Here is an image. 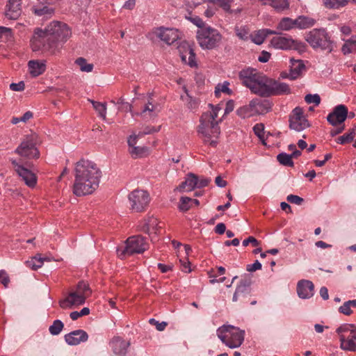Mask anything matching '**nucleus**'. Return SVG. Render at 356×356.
I'll list each match as a JSON object with an SVG mask.
<instances>
[{"mask_svg": "<svg viewBox=\"0 0 356 356\" xmlns=\"http://www.w3.org/2000/svg\"><path fill=\"white\" fill-rule=\"evenodd\" d=\"M102 175L100 168L95 162L81 159L74 167L73 193L79 197L92 194L98 188Z\"/></svg>", "mask_w": 356, "mask_h": 356, "instance_id": "1", "label": "nucleus"}, {"mask_svg": "<svg viewBox=\"0 0 356 356\" xmlns=\"http://www.w3.org/2000/svg\"><path fill=\"white\" fill-rule=\"evenodd\" d=\"M202 114L198 126L197 132L202 138L204 143L209 144L212 147H216L218 145L217 138L220 131L218 126V122L216 120V114Z\"/></svg>", "mask_w": 356, "mask_h": 356, "instance_id": "2", "label": "nucleus"}, {"mask_svg": "<svg viewBox=\"0 0 356 356\" xmlns=\"http://www.w3.org/2000/svg\"><path fill=\"white\" fill-rule=\"evenodd\" d=\"M305 40L314 49H321L331 53L334 42L325 29H314L305 35Z\"/></svg>", "mask_w": 356, "mask_h": 356, "instance_id": "3", "label": "nucleus"}, {"mask_svg": "<svg viewBox=\"0 0 356 356\" xmlns=\"http://www.w3.org/2000/svg\"><path fill=\"white\" fill-rule=\"evenodd\" d=\"M238 77L243 86L250 88L254 94L261 96L267 76L259 72L256 69L248 67L242 70Z\"/></svg>", "mask_w": 356, "mask_h": 356, "instance_id": "4", "label": "nucleus"}, {"mask_svg": "<svg viewBox=\"0 0 356 356\" xmlns=\"http://www.w3.org/2000/svg\"><path fill=\"white\" fill-rule=\"evenodd\" d=\"M244 331L232 325H222L217 330L218 337L230 348L239 347L244 341Z\"/></svg>", "mask_w": 356, "mask_h": 356, "instance_id": "5", "label": "nucleus"}, {"mask_svg": "<svg viewBox=\"0 0 356 356\" xmlns=\"http://www.w3.org/2000/svg\"><path fill=\"white\" fill-rule=\"evenodd\" d=\"M252 277L250 275H244L236 286L232 297L233 302H238L241 306H245L249 302L252 305L257 304L256 300H251L252 297Z\"/></svg>", "mask_w": 356, "mask_h": 356, "instance_id": "6", "label": "nucleus"}, {"mask_svg": "<svg viewBox=\"0 0 356 356\" xmlns=\"http://www.w3.org/2000/svg\"><path fill=\"white\" fill-rule=\"evenodd\" d=\"M222 36L220 32L209 26L202 28L197 31L198 44L203 49H213L222 40Z\"/></svg>", "mask_w": 356, "mask_h": 356, "instance_id": "7", "label": "nucleus"}, {"mask_svg": "<svg viewBox=\"0 0 356 356\" xmlns=\"http://www.w3.org/2000/svg\"><path fill=\"white\" fill-rule=\"evenodd\" d=\"M38 143L40 140L36 134L27 135L16 148L15 153L27 159H37L40 157V152L37 147Z\"/></svg>", "mask_w": 356, "mask_h": 356, "instance_id": "8", "label": "nucleus"}, {"mask_svg": "<svg viewBox=\"0 0 356 356\" xmlns=\"http://www.w3.org/2000/svg\"><path fill=\"white\" fill-rule=\"evenodd\" d=\"M50 38L51 45L56 46L58 42H65L71 36V31L65 23L51 22L46 29Z\"/></svg>", "mask_w": 356, "mask_h": 356, "instance_id": "9", "label": "nucleus"}, {"mask_svg": "<svg viewBox=\"0 0 356 356\" xmlns=\"http://www.w3.org/2000/svg\"><path fill=\"white\" fill-rule=\"evenodd\" d=\"M148 248V243L143 236L140 235L132 236L126 241V246L118 255L121 259L128 255L142 253Z\"/></svg>", "mask_w": 356, "mask_h": 356, "instance_id": "10", "label": "nucleus"}, {"mask_svg": "<svg viewBox=\"0 0 356 356\" xmlns=\"http://www.w3.org/2000/svg\"><path fill=\"white\" fill-rule=\"evenodd\" d=\"M270 44L275 49L282 50L293 49L302 51L305 48V44L302 42L294 40L289 36H275L271 39Z\"/></svg>", "mask_w": 356, "mask_h": 356, "instance_id": "11", "label": "nucleus"}, {"mask_svg": "<svg viewBox=\"0 0 356 356\" xmlns=\"http://www.w3.org/2000/svg\"><path fill=\"white\" fill-rule=\"evenodd\" d=\"M263 90L261 91V97H268L273 95H288L291 93V89L288 84L276 80L266 78Z\"/></svg>", "mask_w": 356, "mask_h": 356, "instance_id": "12", "label": "nucleus"}, {"mask_svg": "<svg viewBox=\"0 0 356 356\" xmlns=\"http://www.w3.org/2000/svg\"><path fill=\"white\" fill-rule=\"evenodd\" d=\"M130 209L135 212H141L148 205L149 196L147 191L134 190L129 195Z\"/></svg>", "mask_w": 356, "mask_h": 356, "instance_id": "13", "label": "nucleus"}, {"mask_svg": "<svg viewBox=\"0 0 356 356\" xmlns=\"http://www.w3.org/2000/svg\"><path fill=\"white\" fill-rule=\"evenodd\" d=\"M309 127L310 124L304 115L302 108L296 107L289 115V128L299 132Z\"/></svg>", "mask_w": 356, "mask_h": 356, "instance_id": "14", "label": "nucleus"}, {"mask_svg": "<svg viewBox=\"0 0 356 356\" xmlns=\"http://www.w3.org/2000/svg\"><path fill=\"white\" fill-rule=\"evenodd\" d=\"M49 36L46 31L38 29L34 32V34L31 40V45L33 51H36L42 49H47L54 47L51 45Z\"/></svg>", "mask_w": 356, "mask_h": 356, "instance_id": "15", "label": "nucleus"}, {"mask_svg": "<svg viewBox=\"0 0 356 356\" xmlns=\"http://www.w3.org/2000/svg\"><path fill=\"white\" fill-rule=\"evenodd\" d=\"M10 161L15 171L18 175L22 177V180L24 181L25 184L29 187H34L37 183L35 175L29 169L20 165L15 159H11Z\"/></svg>", "mask_w": 356, "mask_h": 356, "instance_id": "16", "label": "nucleus"}, {"mask_svg": "<svg viewBox=\"0 0 356 356\" xmlns=\"http://www.w3.org/2000/svg\"><path fill=\"white\" fill-rule=\"evenodd\" d=\"M178 50L182 62L187 64L191 67H197L195 60V54L189 44L186 42H182L178 47Z\"/></svg>", "mask_w": 356, "mask_h": 356, "instance_id": "17", "label": "nucleus"}, {"mask_svg": "<svg viewBox=\"0 0 356 356\" xmlns=\"http://www.w3.org/2000/svg\"><path fill=\"white\" fill-rule=\"evenodd\" d=\"M153 33L167 44L174 43L179 38L178 31L177 29L165 28L163 26L154 29Z\"/></svg>", "mask_w": 356, "mask_h": 356, "instance_id": "18", "label": "nucleus"}, {"mask_svg": "<svg viewBox=\"0 0 356 356\" xmlns=\"http://www.w3.org/2000/svg\"><path fill=\"white\" fill-rule=\"evenodd\" d=\"M348 117V108L343 104L336 106L332 112L327 116V122L332 126L343 123Z\"/></svg>", "mask_w": 356, "mask_h": 356, "instance_id": "19", "label": "nucleus"}, {"mask_svg": "<svg viewBox=\"0 0 356 356\" xmlns=\"http://www.w3.org/2000/svg\"><path fill=\"white\" fill-rule=\"evenodd\" d=\"M86 298L76 291L70 292L63 300L59 301V305L63 309L72 308L85 303Z\"/></svg>", "mask_w": 356, "mask_h": 356, "instance_id": "20", "label": "nucleus"}, {"mask_svg": "<svg viewBox=\"0 0 356 356\" xmlns=\"http://www.w3.org/2000/svg\"><path fill=\"white\" fill-rule=\"evenodd\" d=\"M109 345L115 356H125L130 343L120 337H114L110 341Z\"/></svg>", "mask_w": 356, "mask_h": 356, "instance_id": "21", "label": "nucleus"}, {"mask_svg": "<svg viewBox=\"0 0 356 356\" xmlns=\"http://www.w3.org/2000/svg\"><path fill=\"white\" fill-rule=\"evenodd\" d=\"M297 293L299 298L309 299L314 296V285L309 280H302L298 282Z\"/></svg>", "mask_w": 356, "mask_h": 356, "instance_id": "22", "label": "nucleus"}, {"mask_svg": "<svg viewBox=\"0 0 356 356\" xmlns=\"http://www.w3.org/2000/svg\"><path fill=\"white\" fill-rule=\"evenodd\" d=\"M65 342L70 346H77L88 339L87 332L83 330L72 331L64 336Z\"/></svg>", "mask_w": 356, "mask_h": 356, "instance_id": "23", "label": "nucleus"}, {"mask_svg": "<svg viewBox=\"0 0 356 356\" xmlns=\"http://www.w3.org/2000/svg\"><path fill=\"white\" fill-rule=\"evenodd\" d=\"M159 224L160 222L158 219L152 216L145 220L140 229L149 235L153 233L156 235L161 234L162 227Z\"/></svg>", "mask_w": 356, "mask_h": 356, "instance_id": "24", "label": "nucleus"}, {"mask_svg": "<svg viewBox=\"0 0 356 356\" xmlns=\"http://www.w3.org/2000/svg\"><path fill=\"white\" fill-rule=\"evenodd\" d=\"M22 0H9L5 11L6 17L9 19H17L21 15Z\"/></svg>", "mask_w": 356, "mask_h": 356, "instance_id": "25", "label": "nucleus"}, {"mask_svg": "<svg viewBox=\"0 0 356 356\" xmlns=\"http://www.w3.org/2000/svg\"><path fill=\"white\" fill-rule=\"evenodd\" d=\"M340 348L345 351L355 352L356 351V334L352 332V334L348 336H341L339 339Z\"/></svg>", "mask_w": 356, "mask_h": 356, "instance_id": "26", "label": "nucleus"}, {"mask_svg": "<svg viewBox=\"0 0 356 356\" xmlns=\"http://www.w3.org/2000/svg\"><path fill=\"white\" fill-rule=\"evenodd\" d=\"M290 72L291 80H295L298 78L302 70L305 69V65L302 60L290 59Z\"/></svg>", "mask_w": 356, "mask_h": 356, "instance_id": "27", "label": "nucleus"}, {"mask_svg": "<svg viewBox=\"0 0 356 356\" xmlns=\"http://www.w3.org/2000/svg\"><path fill=\"white\" fill-rule=\"evenodd\" d=\"M30 74L35 77L42 74L46 70L45 60H32L28 63Z\"/></svg>", "mask_w": 356, "mask_h": 356, "instance_id": "28", "label": "nucleus"}, {"mask_svg": "<svg viewBox=\"0 0 356 356\" xmlns=\"http://www.w3.org/2000/svg\"><path fill=\"white\" fill-rule=\"evenodd\" d=\"M197 175L190 172L187 175L184 181L179 186L178 190L179 191H191L196 188L197 185Z\"/></svg>", "mask_w": 356, "mask_h": 356, "instance_id": "29", "label": "nucleus"}, {"mask_svg": "<svg viewBox=\"0 0 356 356\" xmlns=\"http://www.w3.org/2000/svg\"><path fill=\"white\" fill-rule=\"evenodd\" d=\"M257 104L256 100H251L248 105L243 106L237 110V115L242 118H246L257 114L258 111L254 110V106Z\"/></svg>", "mask_w": 356, "mask_h": 356, "instance_id": "30", "label": "nucleus"}, {"mask_svg": "<svg viewBox=\"0 0 356 356\" xmlns=\"http://www.w3.org/2000/svg\"><path fill=\"white\" fill-rule=\"evenodd\" d=\"M44 2L42 5L33 6L31 8L32 11L39 17H51L54 13V10L51 7L44 5Z\"/></svg>", "mask_w": 356, "mask_h": 356, "instance_id": "31", "label": "nucleus"}, {"mask_svg": "<svg viewBox=\"0 0 356 356\" xmlns=\"http://www.w3.org/2000/svg\"><path fill=\"white\" fill-rule=\"evenodd\" d=\"M268 5L277 12L284 11L289 8L288 0H268Z\"/></svg>", "mask_w": 356, "mask_h": 356, "instance_id": "32", "label": "nucleus"}, {"mask_svg": "<svg viewBox=\"0 0 356 356\" xmlns=\"http://www.w3.org/2000/svg\"><path fill=\"white\" fill-rule=\"evenodd\" d=\"M353 331L355 332L356 334V326L354 324L348 323L342 324L336 330V332L339 334V338L342 335L348 336V334H347L348 333L352 334V332Z\"/></svg>", "mask_w": 356, "mask_h": 356, "instance_id": "33", "label": "nucleus"}, {"mask_svg": "<svg viewBox=\"0 0 356 356\" xmlns=\"http://www.w3.org/2000/svg\"><path fill=\"white\" fill-rule=\"evenodd\" d=\"M347 0H323V3L327 8L339 9L348 4Z\"/></svg>", "mask_w": 356, "mask_h": 356, "instance_id": "34", "label": "nucleus"}, {"mask_svg": "<svg viewBox=\"0 0 356 356\" xmlns=\"http://www.w3.org/2000/svg\"><path fill=\"white\" fill-rule=\"evenodd\" d=\"M75 291L79 294L83 295L86 298H87L92 293L89 284L84 281H80L77 284Z\"/></svg>", "mask_w": 356, "mask_h": 356, "instance_id": "35", "label": "nucleus"}, {"mask_svg": "<svg viewBox=\"0 0 356 356\" xmlns=\"http://www.w3.org/2000/svg\"><path fill=\"white\" fill-rule=\"evenodd\" d=\"M92 104L95 110L98 113V115L100 118L105 120L106 115V103H102L99 102H96L94 100H89Z\"/></svg>", "mask_w": 356, "mask_h": 356, "instance_id": "36", "label": "nucleus"}, {"mask_svg": "<svg viewBox=\"0 0 356 356\" xmlns=\"http://www.w3.org/2000/svg\"><path fill=\"white\" fill-rule=\"evenodd\" d=\"M298 17L300 20V29H309L316 24V20L312 17L305 15H300Z\"/></svg>", "mask_w": 356, "mask_h": 356, "instance_id": "37", "label": "nucleus"}, {"mask_svg": "<svg viewBox=\"0 0 356 356\" xmlns=\"http://www.w3.org/2000/svg\"><path fill=\"white\" fill-rule=\"evenodd\" d=\"M351 307H356V299L345 302L339 308L340 313L349 316L353 313Z\"/></svg>", "mask_w": 356, "mask_h": 356, "instance_id": "38", "label": "nucleus"}, {"mask_svg": "<svg viewBox=\"0 0 356 356\" xmlns=\"http://www.w3.org/2000/svg\"><path fill=\"white\" fill-rule=\"evenodd\" d=\"M277 29L280 31H289L292 29V19L289 17H283L277 24Z\"/></svg>", "mask_w": 356, "mask_h": 356, "instance_id": "39", "label": "nucleus"}, {"mask_svg": "<svg viewBox=\"0 0 356 356\" xmlns=\"http://www.w3.org/2000/svg\"><path fill=\"white\" fill-rule=\"evenodd\" d=\"M277 159L280 164L284 166L293 167L294 165L291 156L284 152L279 154L277 156Z\"/></svg>", "mask_w": 356, "mask_h": 356, "instance_id": "40", "label": "nucleus"}, {"mask_svg": "<svg viewBox=\"0 0 356 356\" xmlns=\"http://www.w3.org/2000/svg\"><path fill=\"white\" fill-rule=\"evenodd\" d=\"M75 63L79 66L80 70L82 72H90L92 71L94 67L93 64L88 63L86 60L82 57L78 58L76 60Z\"/></svg>", "mask_w": 356, "mask_h": 356, "instance_id": "41", "label": "nucleus"}, {"mask_svg": "<svg viewBox=\"0 0 356 356\" xmlns=\"http://www.w3.org/2000/svg\"><path fill=\"white\" fill-rule=\"evenodd\" d=\"M26 266L33 270H37L43 264V259L39 255L34 257L30 261L26 262Z\"/></svg>", "mask_w": 356, "mask_h": 356, "instance_id": "42", "label": "nucleus"}, {"mask_svg": "<svg viewBox=\"0 0 356 356\" xmlns=\"http://www.w3.org/2000/svg\"><path fill=\"white\" fill-rule=\"evenodd\" d=\"M252 100H256L257 102V104L254 106V110H257V114L267 113L270 109V103L268 101H265L264 102H261L258 99H253Z\"/></svg>", "mask_w": 356, "mask_h": 356, "instance_id": "43", "label": "nucleus"}, {"mask_svg": "<svg viewBox=\"0 0 356 356\" xmlns=\"http://www.w3.org/2000/svg\"><path fill=\"white\" fill-rule=\"evenodd\" d=\"M192 207V198L188 197H181L180 198L178 208L181 211H187Z\"/></svg>", "mask_w": 356, "mask_h": 356, "instance_id": "44", "label": "nucleus"}, {"mask_svg": "<svg viewBox=\"0 0 356 356\" xmlns=\"http://www.w3.org/2000/svg\"><path fill=\"white\" fill-rule=\"evenodd\" d=\"M64 325L60 320H55L49 326V330L52 335H58L62 331Z\"/></svg>", "mask_w": 356, "mask_h": 356, "instance_id": "45", "label": "nucleus"}, {"mask_svg": "<svg viewBox=\"0 0 356 356\" xmlns=\"http://www.w3.org/2000/svg\"><path fill=\"white\" fill-rule=\"evenodd\" d=\"M355 136V129H352L349 133L345 134L341 136H339L337 142L339 144H345L351 142Z\"/></svg>", "mask_w": 356, "mask_h": 356, "instance_id": "46", "label": "nucleus"}, {"mask_svg": "<svg viewBox=\"0 0 356 356\" xmlns=\"http://www.w3.org/2000/svg\"><path fill=\"white\" fill-rule=\"evenodd\" d=\"M229 83L225 81L222 84H218L215 88V95L216 97H219L221 92H225L227 95L232 94V90L229 88Z\"/></svg>", "mask_w": 356, "mask_h": 356, "instance_id": "47", "label": "nucleus"}, {"mask_svg": "<svg viewBox=\"0 0 356 356\" xmlns=\"http://www.w3.org/2000/svg\"><path fill=\"white\" fill-rule=\"evenodd\" d=\"M148 149L145 147L134 146L129 149V152L134 158L140 157L147 153Z\"/></svg>", "mask_w": 356, "mask_h": 356, "instance_id": "48", "label": "nucleus"}, {"mask_svg": "<svg viewBox=\"0 0 356 356\" xmlns=\"http://www.w3.org/2000/svg\"><path fill=\"white\" fill-rule=\"evenodd\" d=\"M266 38L265 34L261 30L257 31L252 35V42L257 44H261Z\"/></svg>", "mask_w": 356, "mask_h": 356, "instance_id": "49", "label": "nucleus"}, {"mask_svg": "<svg viewBox=\"0 0 356 356\" xmlns=\"http://www.w3.org/2000/svg\"><path fill=\"white\" fill-rule=\"evenodd\" d=\"M33 118V113L31 111H26L23 116L21 118L14 117L11 120V123L13 124H16L18 122H26L29 120Z\"/></svg>", "mask_w": 356, "mask_h": 356, "instance_id": "50", "label": "nucleus"}, {"mask_svg": "<svg viewBox=\"0 0 356 356\" xmlns=\"http://www.w3.org/2000/svg\"><path fill=\"white\" fill-rule=\"evenodd\" d=\"M305 100L307 104H314L318 106L321 103V97L318 94H308L305 96Z\"/></svg>", "mask_w": 356, "mask_h": 356, "instance_id": "51", "label": "nucleus"}, {"mask_svg": "<svg viewBox=\"0 0 356 356\" xmlns=\"http://www.w3.org/2000/svg\"><path fill=\"white\" fill-rule=\"evenodd\" d=\"M253 130L254 134L262 140L263 144H266L264 139V124L261 123L255 124L253 127Z\"/></svg>", "mask_w": 356, "mask_h": 356, "instance_id": "52", "label": "nucleus"}, {"mask_svg": "<svg viewBox=\"0 0 356 356\" xmlns=\"http://www.w3.org/2000/svg\"><path fill=\"white\" fill-rule=\"evenodd\" d=\"M233 0H221L218 4L224 11L229 14H232L234 10L231 9V3Z\"/></svg>", "mask_w": 356, "mask_h": 356, "instance_id": "53", "label": "nucleus"}, {"mask_svg": "<svg viewBox=\"0 0 356 356\" xmlns=\"http://www.w3.org/2000/svg\"><path fill=\"white\" fill-rule=\"evenodd\" d=\"M149 324L152 325H155L156 328L159 331H163L165 329L166 326L168 325L167 322L162 321L159 323L158 321L155 320L154 318H150L149 320Z\"/></svg>", "mask_w": 356, "mask_h": 356, "instance_id": "54", "label": "nucleus"}, {"mask_svg": "<svg viewBox=\"0 0 356 356\" xmlns=\"http://www.w3.org/2000/svg\"><path fill=\"white\" fill-rule=\"evenodd\" d=\"M355 50H356V49H355L354 44L349 42V39L346 40L344 44L341 47V51L343 54H348Z\"/></svg>", "mask_w": 356, "mask_h": 356, "instance_id": "55", "label": "nucleus"}, {"mask_svg": "<svg viewBox=\"0 0 356 356\" xmlns=\"http://www.w3.org/2000/svg\"><path fill=\"white\" fill-rule=\"evenodd\" d=\"M187 97H188L187 104H186L187 107L191 110L197 108L199 105V101L195 98H193L188 93H187Z\"/></svg>", "mask_w": 356, "mask_h": 356, "instance_id": "56", "label": "nucleus"}, {"mask_svg": "<svg viewBox=\"0 0 356 356\" xmlns=\"http://www.w3.org/2000/svg\"><path fill=\"white\" fill-rule=\"evenodd\" d=\"M193 24L196 25L200 29L206 27L202 19L198 16L188 17H187Z\"/></svg>", "mask_w": 356, "mask_h": 356, "instance_id": "57", "label": "nucleus"}, {"mask_svg": "<svg viewBox=\"0 0 356 356\" xmlns=\"http://www.w3.org/2000/svg\"><path fill=\"white\" fill-rule=\"evenodd\" d=\"M286 200L288 202L297 205H300L304 202L303 198L292 194L289 195L286 197Z\"/></svg>", "mask_w": 356, "mask_h": 356, "instance_id": "58", "label": "nucleus"}, {"mask_svg": "<svg viewBox=\"0 0 356 356\" xmlns=\"http://www.w3.org/2000/svg\"><path fill=\"white\" fill-rule=\"evenodd\" d=\"M211 181L210 179L204 178V177H199L197 176V185L196 188H201L207 186L209 182Z\"/></svg>", "mask_w": 356, "mask_h": 356, "instance_id": "59", "label": "nucleus"}, {"mask_svg": "<svg viewBox=\"0 0 356 356\" xmlns=\"http://www.w3.org/2000/svg\"><path fill=\"white\" fill-rule=\"evenodd\" d=\"M10 282L9 277L4 270H0V282L3 284L5 287H7Z\"/></svg>", "mask_w": 356, "mask_h": 356, "instance_id": "60", "label": "nucleus"}, {"mask_svg": "<svg viewBox=\"0 0 356 356\" xmlns=\"http://www.w3.org/2000/svg\"><path fill=\"white\" fill-rule=\"evenodd\" d=\"M261 266V264L258 260H256L254 264L247 265L246 270L248 272H254L260 270Z\"/></svg>", "mask_w": 356, "mask_h": 356, "instance_id": "61", "label": "nucleus"}, {"mask_svg": "<svg viewBox=\"0 0 356 356\" xmlns=\"http://www.w3.org/2000/svg\"><path fill=\"white\" fill-rule=\"evenodd\" d=\"M25 84L24 81H19L17 83H13L10 85V89L13 91H22L24 90Z\"/></svg>", "mask_w": 356, "mask_h": 356, "instance_id": "62", "label": "nucleus"}, {"mask_svg": "<svg viewBox=\"0 0 356 356\" xmlns=\"http://www.w3.org/2000/svg\"><path fill=\"white\" fill-rule=\"evenodd\" d=\"M249 243H251L254 247H257L259 245V242L253 236H249L248 238L243 241V246H247Z\"/></svg>", "mask_w": 356, "mask_h": 356, "instance_id": "63", "label": "nucleus"}, {"mask_svg": "<svg viewBox=\"0 0 356 356\" xmlns=\"http://www.w3.org/2000/svg\"><path fill=\"white\" fill-rule=\"evenodd\" d=\"M270 58V54L266 51H262L261 55L258 58V60L261 63H266Z\"/></svg>", "mask_w": 356, "mask_h": 356, "instance_id": "64", "label": "nucleus"}]
</instances>
